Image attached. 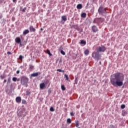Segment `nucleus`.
I'll return each mask as SVG.
<instances>
[{
    "label": "nucleus",
    "mask_w": 128,
    "mask_h": 128,
    "mask_svg": "<svg viewBox=\"0 0 128 128\" xmlns=\"http://www.w3.org/2000/svg\"><path fill=\"white\" fill-rule=\"evenodd\" d=\"M124 75L120 72H117L111 76L110 82L114 86H122L124 85Z\"/></svg>",
    "instance_id": "nucleus-1"
},
{
    "label": "nucleus",
    "mask_w": 128,
    "mask_h": 128,
    "mask_svg": "<svg viewBox=\"0 0 128 128\" xmlns=\"http://www.w3.org/2000/svg\"><path fill=\"white\" fill-rule=\"evenodd\" d=\"M92 56L94 60H100L102 58V55L100 54V52H94L92 53Z\"/></svg>",
    "instance_id": "nucleus-2"
},
{
    "label": "nucleus",
    "mask_w": 128,
    "mask_h": 128,
    "mask_svg": "<svg viewBox=\"0 0 128 128\" xmlns=\"http://www.w3.org/2000/svg\"><path fill=\"white\" fill-rule=\"evenodd\" d=\"M20 84L22 86H28V78L25 76H22L21 77Z\"/></svg>",
    "instance_id": "nucleus-3"
},
{
    "label": "nucleus",
    "mask_w": 128,
    "mask_h": 128,
    "mask_svg": "<svg viewBox=\"0 0 128 128\" xmlns=\"http://www.w3.org/2000/svg\"><path fill=\"white\" fill-rule=\"evenodd\" d=\"M106 50V48L104 46H100L96 48V52H104Z\"/></svg>",
    "instance_id": "nucleus-4"
},
{
    "label": "nucleus",
    "mask_w": 128,
    "mask_h": 128,
    "mask_svg": "<svg viewBox=\"0 0 128 128\" xmlns=\"http://www.w3.org/2000/svg\"><path fill=\"white\" fill-rule=\"evenodd\" d=\"M104 19L103 18H96L94 20V24H100V22H104Z\"/></svg>",
    "instance_id": "nucleus-5"
},
{
    "label": "nucleus",
    "mask_w": 128,
    "mask_h": 128,
    "mask_svg": "<svg viewBox=\"0 0 128 128\" xmlns=\"http://www.w3.org/2000/svg\"><path fill=\"white\" fill-rule=\"evenodd\" d=\"M98 12L100 14H106V11L104 7L100 6L98 10Z\"/></svg>",
    "instance_id": "nucleus-6"
},
{
    "label": "nucleus",
    "mask_w": 128,
    "mask_h": 128,
    "mask_svg": "<svg viewBox=\"0 0 128 128\" xmlns=\"http://www.w3.org/2000/svg\"><path fill=\"white\" fill-rule=\"evenodd\" d=\"M18 114L19 116H26V114H24V110H20L18 112Z\"/></svg>",
    "instance_id": "nucleus-7"
},
{
    "label": "nucleus",
    "mask_w": 128,
    "mask_h": 128,
    "mask_svg": "<svg viewBox=\"0 0 128 128\" xmlns=\"http://www.w3.org/2000/svg\"><path fill=\"white\" fill-rule=\"evenodd\" d=\"M92 30L94 32H98V29L96 26H93L92 28Z\"/></svg>",
    "instance_id": "nucleus-8"
},
{
    "label": "nucleus",
    "mask_w": 128,
    "mask_h": 128,
    "mask_svg": "<svg viewBox=\"0 0 128 128\" xmlns=\"http://www.w3.org/2000/svg\"><path fill=\"white\" fill-rule=\"evenodd\" d=\"M16 102L17 104H20L22 102V97L18 96L16 98Z\"/></svg>",
    "instance_id": "nucleus-9"
},
{
    "label": "nucleus",
    "mask_w": 128,
    "mask_h": 128,
    "mask_svg": "<svg viewBox=\"0 0 128 128\" xmlns=\"http://www.w3.org/2000/svg\"><path fill=\"white\" fill-rule=\"evenodd\" d=\"M29 30L30 32H36V28H34L33 26H30L29 28Z\"/></svg>",
    "instance_id": "nucleus-10"
},
{
    "label": "nucleus",
    "mask_w": 128,
    "mask_h": 128,
    "mask_svg": "<svg viewBox=\"0 0 128 128\" xmlns=\"http://www.w3.org/2000/svg\"><path fill=\"white\" fill-rule=\"evenodd\" d=\"M40 72H35V73H33L32 74H31V76H33V77H34V76H38L40 75Z\"/></svg>",
    "instance_id": "nucleus-11"
},
{
    "label": "nucleus",
    "mask_w": 128,
    "mask_h": 128,
    "mask_svg": "<svg viewBox=\"0 0 128 128\" xmlns=\"http://www.w3.org/2000/svg\"><path fill=\"white\" fill-rule=\"evenodd\" d=\"M40 90H44V88H46V84L44 83H41L40 84Z\"/></svg>",
    "instance_id": "nucleus-12"
},
{
    "label": "nucleus",
    "mask_w": 128,
    "mask_h": 128,
    "mask_svg": "<svg viewBox=\"0 0 128 128\" xmlns=\"http://www.w3.org/2000/svg\"><path fill=\"white\" fill-rule=\"evenodd\" d=\"M15 42L17 44H20L22 40H20V37H17L15 39Z\"/></svg>",
    "instance_id": "nucleus-13"
},
{
    "label": "nucleus",
    "mask_w": 128,
    "mask_h": 128,
    "mask_svg": "<svg viewBox=\"0 0 128 128\" xmlns=\"http://www.w3.org/2000/svg\"><path fill=\"white\" fill-rule=\"evenodd\" d=\"M6 78V75L5 74H3L0 76V80H4V78Z\"/></svg>",
    "instance_id": "nucleus-14"
},
{
    "label": "nucleus",
    "mask_w": 128,
    "mask_h": 128,
    "mask_svg": "<svg viewBox=\"0 0 128 128\" xmlns=\"http://www.w3.org/2000/svg\"><path fill=\"white\" fill-rule=\"evenodd\" d=\"M78 10H82V4H78L76 6Z\"/></svg>",
    "instance_id": "nucleus-15"
},
{
    "label": "nucleus",
    "mask_w": 128,
    "mask_h": 128,
    "mask_svg": "<svg viewBox=\"0 0 128 128\" xmlns=\"http://www.w3.org/2000/svg\"><path fill=\"white\" fill-rule=\"evenodd\" d=\"M30 30H25L23 32L24 36H26V34H29Z\"/></svg>",
    "instance_id": "nucleus-16"
},
{
    "label": "nucleus",
    "mask_w": 128,
    "mask_h": 128,
    "mask_svg": "<svg viewBox=\"0 0 128 128\" xmlns=\"http://www.w3.org/2000/svg\"><path fill=\"white\" fill-rule=\"evenodd\" d=\"M62 20H64V22H66V20H68L66 18V16H62Z\"/></svg>",
    "instance_id": "nucleus-17"
},
{
    "label": "nucleus",
    "mask_w": 128,
    "mask_h": 128,
    "mask_svg": "<svg viewBox=\"0 0 128 128\" xmlns=\"http://www.w3.org/2000/svg\"><path fill=\"white\" fill-rule=\"evenodd\" d=\"M80 44H84V46H86V40H82L80 41Z\"/></svg>",
    "instance_id": "nucleus-18"
},
{
    "label": "nucleus",
    "mask_w": 128,
    "mask_h": 128,
    "mask_svg": "<svg viewBox=\"0 0 128 128\" xmlns=\"http://www.w3.org/2000/svg\"><path fill=\"white\" fill-rule=\"evenodd\" d=\"M20 10H21V12H26V8H22V7H20Z\"/></svg>",
    "instance_id": "nucleus-19"
},
{
    "label": "nucleus",
    "mask_w": 128,
    "mask_h": 128,
    "mask_svg": "<svg viewBox=\"0 0 128 128\" xmlns=\"http://www.w3.org/2000/svg\"><path fill=\"white\" fill-rule=\"evenodd\" d=\"M84 54L86 56H88V54H90V51L88 50H85Z\"/></svg>",
    "instance_id": "nucleus-20"
},
{
    "label": "nucleus",
    "mask_w": 128,
    "mask_h": 128,
    "mask_svg": "<svg viewBox=\"0 0 128 128\" xmlns=\"http://www.w3.org/2000/svg\"><path fill=\"white\" fill-rule=\"evenodd\" d=\"M82 18H86V13H82L81 14Z\"/></svg>",
    "instance_id": "nucleus-21"
},
{
    "label": "nucleus",
    "mask_w": 128,
    "mask_h": 128,
    "mask_svg": "<svg viewBox=\"0 0 128 128\" xmlns=\"http://www.w3.org/2000/svg\"><path fill=\"white\" fill-rule=\"evenodd\" d=\"M47 54L50 56H52V54H50V50H47Z\"/></svg>",
    "instance_id": "nucleus-22"
},
{
    "label": "nucleus",
    "mask_w": 128,
    "mask_h": 128,
    "mask_svg": "<svg viewBox=\"0 0 128 128\" xmlns=\"http://www.w3.org/2000/svg\"><path fill=\"white\" fill-rule=\"evenodd\" d=\"M22 104H26V101L25 100H22Z\"/></svg>",
    "instance_id": "nucleus-23"
},
{
    "label": "nucleus",
    "mask_w": 128,
    "mask_h": 128,
    "mask_svg": "<svg viewBox=\"0 0 128 128\" xmlns=\"http://www.w3.org/2000/svg\"><path fill=\"white\" fill-rule=\"evenodd\" d=\"M57 72H64V70H62V69H58Z\"/></svg>",
    "instance_id": "nucleus-24"
},
{
    "label": "nucleus",
    "mask_w": 128,
    "mask_h": 128,
    "mask_svg": "<svg viewBox=\"0 0 128 128\" xmlns=\"http://www.w3.org/2000/svg\"><path fill=\"white\" fill-rule=\"evenodd\" d=\"M61 88L62 90H66V87H64V85H62Z\"/></svg>",
    "instance_id": "nucleus-25"
},
{
    "label": "nucleus",
    "mask_w": 128,
    "mask_h": 128,
    "mask_svg": "<svg viewBox=\"0 0 128 128\" xmlns=\"http://www.w3.org/2000/svg\"><path fill=\"white\" fill-rule=\"evenodd\" d=\"M127 114L128 112H126L122 111V115L123 116H126V114Z\"/></svg>",
    "instance_id": "nucleus-26"
},
{
    "label": "nucleus",
    "mask_w": 128,
    "mask_h": 128,
    "mask_svg": "<svg viewBox=\"0 0 128 128\" xmlns=\"http://www.w3.org/2000/svg\"><path fill=\"white\" fill-rule=\"evenodd\" d=\"M60 54H62L63 56H66V52L62 50H60Z\"/></svg>",
    "instance_id": "nucleus-27"
},
{
    "label": "nucleus",
    "mask_w": 128,
    "mask_h": 128,
    "mask_svg": "<svg viewBox=\"0 0 128 128\" xmlns=\"http://www.w3.org/2000/svg\"><path fill=\"white\" fill-rule=\"evenodd\" d=\"M67 122H68V124H70L72 122V120H70V118L67 119Z\"/></svg>",
    "instance_id": "nucleus-28"
},
{
    "label": "nucleus",
    "mask_w": 128,
    "mask_h": 128,
    "mask_svg": "<svg viewBox=\"0 0 128 128\" xmlns=\"http://www.w3.org/2000/svg\"><path fill=\"white\" fill-rule=\"evenodd\" d=\"M64 76H65V78H66V80H68V74H64Z\"/></svg>",
    "instance_id": "nucleus-29"
},
{
    "label": "nucleus",
    "mask_w": 128,
    "mask_h": 128,
    "mask_svg": "<svg viewBox=\"0 0 128 128\" xmlns=\"http://www.w3.org/2000/svg\"><path fill=\"white\" fill-rule=\"evenodd\" d=\"M17 80H18V78H16V77H14V78H12V80H13V82H16Z\"/></svg>",
    "instance_id": "nucleus-30"
},
{
    "label": "nucleus",
    "mask_w": 128,
    "mask_h": 128,
    "mask_svg": "<svg viewBox=\"0 0 128 128\" xmlns=\"http://www.w3.org/2000/svg\"><path fill=\"white\" fill-rule=\"evenodd\" d=\"M74 82L76 84H78V77H76L75 80H74Z\"/></svg>",
    "instance_id": "nucleus-31"
},
{
    "label": "nucleus",
    "mask_w": 128,
    "mask_h": 128,
    "mask_svg": "<svg viewBox=\"0 0 128 128\" xmlns=\"http://www.w3.org/2000/svg\"><path fill=\"white\" fill-rule=\"evenodd\" d=\"M50 79L47 80L46 82H45V85L46 84H48L50 82Z\"/></svg>",
    "instance_id": "nucleus-32"
},
{
    "label": "nucleus",
    "mask_w": 128,
    "mask_h": 128,
    "mask_svg": "<svg viewBox=\"0 0 128 128\" xmlns=\"http://www.w3.org/2000/svg\"><path fill=\"white\" fill-rule=\"evenodd\" d=\"M24 58V56H22L20 55L19 56V58L20 60H22V58Z\"/></svg>",
    "instance_id": "nucleus-33"
},
{
    "label": "nucleus",
    "mask_w": 128,
    "mask_h": 128,
    "mask_svg": "<svg viewBox=\"0 0 128 128\" xmlns=\"http://www.w3.org/2000/svg\"><path fill=\"white\" fill-rule=\"evenodd\" d=\"M29 66H30V70H32L34 68V66L30 65V64Z\"/></svg>",
    "instance_id": "nucleus-34"
},
{
    "label": "nucleus",
    "mask_w": 128,
    "mask_h": 128,
    "mask_svg": "<svg viewBox=\"0 0 128 128\" xmlns=\"http://www.w3.org/2000/svg\"><path fill=\"white\" fill-rule=\"evenodd\" d=\"M125 108H126V105H124V104L121 105V108L124 109Z\"/></svg>",
    "instance_id": "nucleus-35"
},
{
    "label": "nucleus",
    "mask_w": 128,
    "mask_h": 128,
    "mask_svg": "<svg viewBox=\"0 0 128 128\" xmlns=\"http://www.w3.org/2000/svg\"><path fill=\"white\" fill-rule=\"evenodd\" d=\"M50 112H54V107H51L50 108Z\"/></svg>",
    "instance_id": "nucleus-36"
},
{
    "label": "nucleus",
    "mask_w": 128,
    "mask_h": 128,
    "mask_svg": "<svg viewBox=\"0 0 128 128\" xmlns=\"http://www.w3.org/2000/svg\"><path fill=\"white\" fill-rule=\"evenodd\" d=\"M76 128L78 127V126H79V124H78V121H76Z\"/></svg>",
    "instance_id": "nucleus-37"
},
{
    "label": "nucleus",
    "mask_w": 128,
    "mask_h": 128,
    "mask_svg": "<svg viewBox=\"0 0 128 128\" xmlns=\"http://www.w3.org/2000/svg\"><path fill=\"white\" fill-rule=\"evenodd\" d=\"M10 78H8L7 84H10Z\"/></svg>",
    "instance_id": "nucleus-38"
},
{
    "label": "nucleus",
    "mask_w": 128,
    "mask_h": 128,
    "mask_svg": "<svg viewBox=\"0 0 128 128\" xmlns=\"http://www.w3.org/2000/svg\"><path fill=\"white\" fill-rule=\"evenodd\" d=\"M70 114L71 116H74V112H71Z\"/></svg>",
    "instance_id": "nucleus-39"
},
{
    "label": "nucleus",
    "mask_w": 128,
    "mask_h": 128,
    "mask_svg": "<svg viewBox=\"0 0 128 128\" xmlns=\"http://www.w3.org/2000/svg\"><path fill=\"white\" fill-rule=\"evenodd\" d=\"M62 50V46H60V48H58V50Z\"/></svg>",
    "instance_id": "nucleus-40"
},
{
    "label": "nucleus",
    "mask_w": 128,
    "mask_h": 128,
    "mask_svg": "<svg viewBox=\"0 0 128 128\" xmlns=\"http://www.w3.org/2000/svg\"><path fill=\"white\" fill-rule=\"evenodd\" d=\"M30 94V92L26 91V96H28Z\"/></svg>",
    "instance_id": "nucleus-41"
},
{
    "label": "nucleus",
    "mask_w": 128,
    "mask_h": 128,
    "mask_svg": "<svg viewBox=\"0 0 128 128\" xmlns=\"http://www.w3.org/2000/svg\"><path fill=\"white\" fill-rule=\"evenodd\" d=\"M7 54H12V52H7Z\"/></svg>",
    "instance_id": "nucleus-42"
},
{
    "label": "nucleus",
    "mask_w": 128,
    "mask_h": 128,
    "mask_svg": "<svg viewBox=\"0 0 128 128\" xmlns=\"http://www.w3.org/2000/svg\"><path fill=\"white\" fill-rule=\"evenodd\" d=\"M16 74H20V70H18L16 71Z\"/></svg>",
    "instance_id": "nucleus-43"
},
{
    "label": "nucleus",
    "mask_w": 128,
    "mask_h": 128,
    "mask_svg": "<svg viewBox=\"0 0 128 128\" xmlns=\"http://www.w3.org/2000/svg\"><path fill=\"white\" fill-rule=\"evenodd\" d=\"M6 80H4V84H6Z\"/></svg>",
    "instance_id": "nucleus-44"
},
{
    "label": "nucleus",
    "mask_w": 128,
    "mask_h": 128,
    "mask_svg": "<svg viewBox=\"0 0 128 128\" xmlns=\"http://www.w3.org/2000/svg\"><path fill=\"white\" fill-rule=\"evenodd\" d=\"M20 44V46H22V44L21 43V42Z\"/></svg>",
    "instance_id": "nucleus-45"
},
{
    "label": "nucleus",
    "mask_w": 128,
    "mask_h": 128,
    "mask_svg": "<svg viewBox=\"0 0 128 128\" xmlns=\"http://www.w3.org/2000/svg\"><path fill=\"white\" fill-rule=\"evenodd\" d=\"M13 2H16V0H13Z\"/></svg>",
    "instance_id": "nucleus-46"
},
{
    "label": "nucleus",
    "mask_w": 128,
    "mask_h": 128,
    "mask_svg": "<svg viewBox=\"0 0 128 128\" xmlns=\"http://www.w3.org/2000/svg\"><path fill=\"white\" fill-rule=\"evenodd\" d=\"M99 64H102V62H99Z\"/></svg>",
    "instance_id": "nucleus-47"
},
{
    "label": "nucleus",
    "mask_w": 128,
    "mask_h": 128,
    "mask_svg": "<svg viewBox=\"0 0 128 128\" xmlns=\"http://www.w3.org/2000/svg\"><path fill=\"white\" fill-rule=\"evenodd\" d=\"M40 30H44V28H40Z\"/></svg>",
    "instance_id": "nucleus-48"
},
{
    "label": "nucleus",
    "mask_w": 128,
    "mask_h": 128,
    "mask_svg": "<svg viewBox=\"0 0 128 128\" xmlns=\"http://www.w3.org/2000/svg\"><path fill=\"white\" fill-rule=\"evenodd\" d=\"M18 82H20V80L19 79H17Z\"/></svg>",
    "instance_id": "nucleus-49"
},
{
    "label": "nucleus",
    "mask_w": 128,
    "mask_h": 128,
    "mask_svg": "<svg viewBox=\"0 0 128 128\" xmlns=\"http://www.w3.org/2000/svg\"><path fill=\"white\" fill-rule=\"evenodd\" d=\"M112 126H114L112 125Z\"/></svg>",
    "instance_id": "nucleus-50"
},
{
    "label": "nucleus",
    "mask_w": 128,
    "mask_h": 128,
    "mask_svg": "<svg viewBox=\"0 0 128 128\" xmlns=\"http://www.w3.org/2000/svg\"><path fill=\"white\" fill-rule=\"evenodd\" d=\"M0 68H1V67H0Z\"/></svg>",
    "instance_id": "nucleus-51"
}]
</instances>
